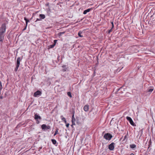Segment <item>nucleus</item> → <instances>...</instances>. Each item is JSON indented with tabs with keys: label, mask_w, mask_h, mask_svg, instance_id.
<instances>
[{
	"label": "nucleus",
	"mask_w": 155,
	"mask_h": 155,
	"mask_svg": "<svg viewBox=\"0 0 155 155\" xmlns=\"http://www.w3.org/2000/svg\"><path fill=\"white\" fill-rule=\"evenodd\" d=\"M6 27L4 24H2L0 29V41L2 42L4 39L5 35L4 33L6 31Z\"/></svg>",
	"instance_id": "obj_1"
},
{
	"label": "nucleus",
	"mask_w": 155,
	"mask_h": 155,
	"mask_svg": "<svg viewBox=\"0 0 155 155\" xmlns=\"http://www.w3.org/2000/svg\"><path fill=\"white\" fill-rule=\"evenodd\" d=\"M21 61V59L20 57H18L17 58L16 61V67L15 69V71H17L18 69L19 66L20 64V62Z\"/></svg>",
	"instance_id": "obj_2"
},
{
	"label": "nucleus",
	"mask_w": 155,
	"mask_h": 155,
	"mask_svg": "<svg viewBox=\"0 0 155 155\" xmlns=\"http://www.w3.org/2000/svg\"><path fill=\"white\" fill-rule=\"evenodd\" d=\"M112 137V135L109 133L105 134L104 136V137L106 140H110Z\"/></svg>",
	"instance_id": "obj_3"
},
{
	"label": "nucleus",
	"mask_w": 155,
	"mask_h": 155,
	"mask_svg": "<svg viewBox=\"0 0 155 155\" xmlns=\"http://www.w3.org/2000/svg\"><path fill=\"white\" fill-rule=\"evenodd\" d=\"M126 119L128 120L130 124L133 126H136L133 120L131 118L128 116L126 117Z\"/></svg>",
	"instance_id": "obj_4"
},
{
	"label": "nucleus",
	"mask_w": 155,
	"mask_h": 155,
	"mask_svg": "<svg viewBox=\"0 0 155 155\" xmlns=\"http://www.w3.org/2000/svg\"><path fill=\"white\" fill-rule=\"evenodd\" d=\"M41 128L42 130H45L46 129H50L51 127L50 126H46L45 124H43L41 125Z\"/></svg>",
	"instance_id": "obj_5"
},
{
	"label": "nucleus",
	"mask_w": 155,
	"mask_h": 155,
	"mask_svg": "<svg viewBox=\"0 0 155 155\" xmlns=\"http://www.w3.org/2000/svg\"><path fill=\"white\" fill-rule=\"evenodd\" d=\"M114 143L113 142L112 143L109 144L108 146V148L110 150H113L114 148Z\"/></svg>",
	"instance_id": "obj_6"
},
{
	"label": "nucleus",
	"mask_w": 155,
	"mask_h": 155,
	"mask_svg": "<svg viewBox=\"0 0 155 155\" xmlns=\"http://www.w3.org/2000/svg\"><path fill=\"white\" fill-rule=\"evenodd\" d=\"M41 91H38L34 93V96L35 97H37L38 96L41 95Z\"/></svg>",
	"instance_id": "obj_7"
},
{
	"label": "nucleus",
	"mask_w": 155,
	"mask_h": 155,
	"mask_svg": "<svg viewBox=\"0 0 155 155\" xmlns=\"http://www.w3.org/2000/svg\"><path fill=\"white\" fill-rule=\"evenodd\" d=\"M75 120H76V119L74 117V114H73L72 115V116L71 122H72V124L71 125L72 127V126L73 125H75Z\"/></svg>",
	"instance_id": "obj_8"
},
{
	"label": "nucleus",
	"mask_w": 155,
	"mask_h": 155,
	"mask_svg": "<svg viewBox=\"0 0 155 155\" xmlns=\"http://www.w3.org/2000/svg\"><path fill=\"white\" fill-rule=\"evenodd\" d=\"M34 118H35V120H38V119H41V117L40 116H39L37 114H35V115L34 116Z\"/></svg>",
	"instance_id": "obj_9"
},
{
	"label": "nucleus",
	"mask_w": 155,
	"mask_h": 155,
	"mask_svg": "<svg viewBox=\"0 0 155 155\" xmlns=\"http://www.w3.org/2000/svg\"><path fill=\"white\" fill-rule=\"evenodd\" d=\"M89 109V106L85 105L84 107V110L85 111H87Z\"/></svg>",
	"instance_id": "obj_10"
},
{
	"label": "nucleus",
	"mask_w": 155,
	"mask_h": 155,
	"mask_svg": "<svg viewBox=\"0 0 155 155\" xmlns=\"http://www.w3.org/2000/svg\"><path fill=\"white\" fill-rule=\"evenodd\" d=\"M61 118L62 120L63 121H64V123L65 124H66L67 123V121L66 120V119L63 116H61Z\"/></svg>",
	"instance_id": "obj_11"
},
{
	"label": "nucleus",
	"mask_w": 155,
	"mask_h": 155,
	"mask_svg": "<svg viewBox=\"0 0 155 155\" xmlns=\"http://www.w3.org/2000/svg\"><path fill=\"white\" fill-rule=\"evenodd\" d=\"M90 10L91 9H88L87 10H86L84 11L83 14H86L87 12H89Z\"/></svg>",
	"instance_id": "obj_12"
},
{
	"label": "nucleus",
	"mask_w": 155,
	"mask_h": 155,
	"mask_svg": "<svg viewBox=\"0 0 155 155\" xmlns=\"http://www.w3.org/2000/svg\"><path fill=\"white\" fill-rule=\"evenodd\" d=\"M39 17L41 19H44L45 18V16L43 14H40L39 15Z\"/></svg>",
	"instance_id": "obj_13"
},
{
	"label": "nucleus",
	"mask_w": 155,
	"mask_h": 155,
	"mask_svg": "<svg viewBox=\"0 0 155 155\" xmlns=\"http://www.w3.org/2000/svg\"><path fill=\"white\" fill-rule=\"evenodd\" d=\"M25 20V21L26 27L27 26L28 23L29 21V20L27 19L26 17H25L24 18Z\"/></svg>",
	"instance_id": "obj_14"
},
{
	"label": "nucleus",
	"mask_w": 155,
	"mask_h": 155,
	"mask_svg": "<svg viewBox=\"0 0 155 155\" xmlns=\"http://www.w3.org/2000/svg\"><path fill=\"white\" fill-rule=\"evenodd\" d=\"M130 147L132 149L135 148L136 147V145L134 144H130Z\"/></svg>",
	"instance_id": "obj_15"
},
{
	"label": "nucleus",
	"mask_w": 155,
	"mask_h": 155,
	"mask_svg": "<svg viewBox=\"0 0 155 155\" xmlns=\"http://www.w3.org/2000/svg\"><path fill=\"white\" fill-rule=\"evenodd\" d=\"M58 129L57 128V129H56V130H55V133L54 134V136H55L57 134H58Z\"/></svg>",
	"instance_id": "obj_16"
},
{
	"label": "nucleus",
	"mask_w": 155,
	"mask_h": 155,
	"mask_svg": "<svg viewBox=\"0 0 155 155\" xmlns=\"http://www.w3.org/2000/svg\"><path fill=\"white\" fill-rule=\"evenodd\" d=\"M51 141L52 143L54 144H56L57 143L56 140L54 139H51Z\"/></svg>",
	"instance_id": "obj_17"
},
{
	"label": "nucleus",
	"mask_w": 155,
	"mask_h": 155,
	"mask_svg": "<svg viewBox=\"0 0 155 155\" xmlns=\"http://www.w3.org/2000/svg\"><path fill=\"white\" fill-rule=\"evenodd\" d=\"M82 33V32L81 31H79L78 34V35L80 37H83V36L81 35V34Z\"/></svg>",
	"instance_id": "obj_18"
},
{
	"label": "nucleus",
	"mask_w": 155,
	"mask_h": 155,
	"mask_svg": "<svg viewBox=\"0 0 155 155\" xmlns=\"http://www.w3.org/2000/svg\"><path fill=\"white\" fill-rule=\"evenodd\" d=\"M2 89V82L1 81H0V91H1Z\"/></svg>",
	"instance_id": "obj_19"
},
{
	"label": "nucleus",
	"mask_w": 155,
	"mask_h": 155,
	"mask_svg": "<svg viewBox=\"0 0 155 155\" xmlns=\"http://www.w3.org/2000/svg\"><path fill=\"white\" fill-rule=\"evenodd\" d=\"M65 32H60L58 33V35L61 36L62 35L64 34Z\"/></svg>",
	"instance_id": "obj_20"
},
{
	"label": "nucleus",
	"mask_w": 155,
	"mask_h": 155,
	"mask_svg": "<svg viewBox=\"0 0 155 155\" xmlns=\"http://www.w3.org/2000/svg\"><path fill=\"white\" fill-rule=\"evenodd\" d=\"M67 94L70 97H72V96L71 94V93L70 92H68L67 93Z\"/></svg>",
	"instance_id": "obj_21"
},
{
	"label": "nucleus",
	"mask_w": 155,
	"mask_h": 155,
	"mask_svg": "<svg viewBox=\"0 0 155 155\" xmlns=\"http://www.w3.org/2000/svg\"><path fill=\"white\" fill-rule=\"evenodd\" d=\"M128 136V133H127V134H126L124 137V140Z\"/></svg>",
	"instance_id": "obj_22"
},
{
	"label": "nucleus",
	"mask_w": 155,
	"mask_h": 155,
	"mask_svg": "<svg viewBox=\"0 0 155 155\" xmlns=\"http://www.w3.org/2000/svg\"><path fill=\"white\" fill-rule=\"evenodd\" d=\"M153 91V89H148V91L149 92H152Z\"/></svg>",
	"instance_id": "obj_23"
},
{
	"label": "nucleus",
	"mask_w": 155,
	"mask_h": 155,
	"mask_svg": "<svg viewBox=\"0 0 155 155\" xmlns=\"http://www.w3.org/2000/svg\"><path fill=\"white\" fill-rule=\"evenodd\" d=\"M55 44H54L51 45H50L49 46L50 47V48H53L55 46Z\"/></svg>",
	"instance_id": "obj_24"
},
{
	"label": "nucleus",
	"mask_w": 155,
	"mask_h": 155,
	"mask_svg": "<svg viewBox=\"0 0 155 155\" xmlns=\"http://www.w3.org/2000/svg\"><path fill=\"white\" fill-rule=\"evenodd\" d=\"M67 70V68H65L63 69H62V71H63V72H65V71Z\"/></svg>",
	"instance_id": "obj_25"
},
{
	"label": "nucleus",
	"mask_w": 155,
	"mask_h": 155,
	"mask_svg": "<svg viewBox=\"0 0 155 155\" xmlns=\"http://www.w3.org/2000/svg\"><path fill=\"white\" fill-rule=\"evenodd\" d=\"M41 19H39V18H37L36 19V21H35V22H36V21H41Z\"/></svg>",
	"instance_id": "obj_26"
},
{
	"label": "nucleus",
	"mask_w": 155,
	"mask_h": 155,
	"mask_svg": "<svg viewBox=\"0 0 155 155\" xmlns=\"http://www.w3.org/2000/svg\"><path fill=\"white\" fill-rule=\"evenodd\" d=\"M36 120V123L38 124H39L40 121L38 120Z\"/></svg>",
	"instance_id": "obj_27"
},
{
	"label": "nucleus",
	"mask_w": 155,
	"mask_h": 155,
	"mask_svg": "<svg viewBox=\"0 0 155 155\" xmlns=\"http://www.w3.org/2000/svg\"><path fill=\"white\" fill-rule=\"evenodd\" d=\"M69 124H66V126L67 127H68L69 126Z\"/></svg>",
	"instance_id": "obj_28"
},
{
	"label": "nucleus",
	"mask_w": 155,
	"mask_h": 155,
	"mask_svg": "<svg viewBox=\"0 0 155 155\" xmlns=\"http://www.w3.org/2000/svg\"><path fill=\"white\" fill-rule=\"evenodd\" d=\"M112 31V29H110L109 31H108V33H110V32H111V31Z\"/></svg>",
	"instance_id": "obj_29"
},
{
	"label": "nucleus",
	"mask_w": 155,
	"mask_h": 155,
	"mask_svg": "<svg viewBox=\"0 0 155 155\" xmlns=\"http://www.w3.org/2000/svg\"><path fill=\"white\" fill-rule=\"evenodd\" d=\"M57 41V40H54V44H55V45Z\"/></svg>",
	"instance_id": "obj_30"
},
{
	"label": "nucleus",
	"mask_w": 155,
	"mask_h": 155,
	"mask_svg": "<svg viewBox=\"0 0 155 155\" xmlns=\"http://www.w3.org/2000/svg\"><path fill=\"white\" fill-rule=\"evenodd\" d=\"M3 98V97L2 96H0V99H2Z\"/></svg>",
	"instance_id": "obj_31"
},
{
	"label": "nucleus",
	"mask_w": 155,
	"mask_h": 155,
	"mask_svg": "<svg viewBox=\"0 0 155 155\" xmlns=\"http://www.w3.org/2000/svg\"><path fill=\"white\" fill-rule=\"evenodd\" d=\"M114 25H112V28H111V29H112L114 28Z\"/></svg>",
	"instance_id": "obj_32"
},
{
	"label": "nucleus",
	"mask_w": 155,
	"mask_h": 155,
	"mask_svg": "<svg viewBox=\"0 0 155 155\" xmlns=\"http://www.w3.org/2000/svg\"><path fill=\"white\" fill-rule=\"evenodd\" d=\"M111 24H112V25H114V23H113V21H112L111 22Z\"/></svg>",
	"instance_id": "obj_33"
},
{
	"label": "nucleus",
	"mask_w": 155,
	"mask_h": 155,
	"mask_svg": "<svg viewBox=\"0 0 155 155\" xmlns=\"http://www.w3.org/2000/svg\"><path fill=\"white\" fill-rule=\"evenodd\" d=\"M130 155H134V154L133 153H131L130 154Z\"/></svg>",
	"instance_id": "obj_34"
},
{
	"label": "nucleus",
	"mask_w": 155,
	"mask_h": 155,
	"mask_svg": "<svg viewBox=\"0 0 155 155\" xmlns=\"http://www.w3.org/2000/svg\"><path fill=\"white\" fill-rule=\"evenodd\" d=\"M65 67V66L64 65L62 66V67L64 68Z\"/></svg>",
	"instance_id": "obj_35"
},
{
	"label": "nucleus",
	"mask_w": 155,
	"mask_h": 155,
	"mask_svg": "<svg viewBox=\"0 0 155 155\" xmlns=\"http://www.w3.org/2000/svg\"><path fill=\"white\" fill-rule=\"evenodd\" d=\"M26 27L24 29V30H25L26 29Z\"/></svg>",
	"instance_id": "obj_36"
},
{
	"label": "nucleus",
	"mask_w": 155,
	"mask_h": 155,
	"mask_svg": "<svg viewBox=\"0 0 155 155\" xmlns=\"http://www.w3.org/2000/svg\"><path fill=\"white\" fill-rule=\"evenodd\" d=\"M17 0L18 1H21V0Z\"/></svg>",
	"instance_id": "obj_37"
},
{
	"label": "nucleus",
	"mask_w": 155,
	"mask_h": 155,
	"mask_svg": "<svg viewBox=\"0 0 155 155\" xmlns=\"http://www.w3.org/2000/svg\"><path fill=\"white\" fill-rule=\"evenodd\" d=\"M1 92V91H0V93Z\"/></svg>",
	"instance_id": "obj_38"
}]
</instances>
